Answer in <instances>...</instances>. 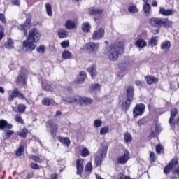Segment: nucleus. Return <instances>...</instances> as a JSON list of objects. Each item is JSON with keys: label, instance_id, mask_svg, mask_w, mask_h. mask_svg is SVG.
Instances as JSON below:
<instances>
[{"label": "nucleus", "instance_id": "60", "mask_svg": "<svg viewBox=\"0 0 179 179\" xmlns=\"http://www.w3.org/2000/svg\"><path fill=\"white\" fill-rule=\"evenodd\" d=\"M0 20L4 24H6V19L5 18V14L0 13Z\"/></svg>", "mask_w": 179, "mask_h": 179}, {"label": "nucleus", "instance_id": "20", "mask_svg": "<svg viewBox=\"0 0 179 179\" xmlns=\"http://www.w3.org/2000/svg\"><path fill=\"white\" fill-rule=\"evenodd\" d=\"M145 80L147 83V85H153V83H158L159 79L156 77H152L150 76H146L145 77Z\"/></svg>", "mask_w": 179, "mask_h": 179}, {"label": "nucleus", "instance_id": "5", "mask_svg": "<svg viewBox=\"0 0 179 179\" xmlns=\"http://www.w3.org/2000/svg\"><path fill=\"white\" fill-rule=\"evenodd\" d=\"M33 41H30V39L27 38L22 42V48L25 50L26 52H31V51H34L36 50V45L34 43Z\"/></svg>", "mask_w": 179, "mask_h": 179}, {"label": "nucleus", "instance_id": "44", "mask_svg": "<svg viewBox=\"0 0 179 179\" xmlns=\"http://www.w3.org/2000/svg\"><path fill=\"white\" fill-rule=\"evenodd\" d=\"M108 131H110V126L107 125L104 127L101 128L99 134L106 135V134L108 133Z\"/></svg>", "mask_w": 179, "mask_h": 179}, {"label": "nucleus", "instance_id": "41", "mask_svg": "<svg viewBox=\"0 0 179 179\" xmlns=\"http://www.w3.org/2000/svg\"><path fill=\"white\" fill-rule=\"evenodd\" d=\"M128 11L130 12V13H138L139 12V10L135 5H132L128 7Z\"/></svg>", "mask_w": 179, "mask_h": 179}, {"label": "nucleus", "instance_id": "40", "mask_svg": "<svg viewBox=\"0 0 179 179\" xmlns=\"http://www.w3.org/2000/svg\"><path fill=\"white\" fill-rule=\"evenodd\" d=\"M45 8L47 15H48V16H52V7L51 6V4L50 3H47L45 4Z\"/></svg>", "mask_w": 179, "mask_h": 179}, {"label": "nucleus", "instance_id": "37", "mask_svg": "<svg viewBox=\"0 0 179 179\" xmlns=\"http://www.w3.org/2000/svg\"><path fill=\"white\" fill-rule=\"evenodd\" d=\"M103 157H100V155H96L95 157V164L96 167H99V166H101V164L103 163Z\"/></svg>", "mask_w": 179, "mask_h": 179}, {"label": "nucleus", "instance_id": "62", "mask_svg": "<svg viewBox=\"0 0 179 179\" xmlns=\"http://www.w3.org/2000/svg\"><path fill=\"white\" fill-rule=\"evenodd\" d=\"M156 152L157 155H160V153H162V145L159 144L157 145L156 146Z\"/></svg>", "mask_w": 179, "mask_h": 179}, {"label": "nucleus", "instance_id": "11", "mask_svg": "<svg viewBox=\"0 0 179 179\" xmlns=\"http://www.w3.org/2000/svg\"><path fill=\"white\" fill-rule=\"evenodd\" d=\"M27 79L26 78V74H24V72H23V68H21L20 74L16 80V83L19 84L21 83L23 86L26 85V81Z\"/></svg>", "mask_w": 179, "mask_h": 179}, {"label": "nucleus", "instance_id": "51", "mask_svg": "<svg viewBox=\"0 0 179 179\" xmlns=\"http://www.w3.org/2000/svg\"><path fill=\"white\" fill-rule=\"evenodd\" d=\"M78 98L76 97H73V98H71V99L70 100H64V104H68V103H69L70 104H72V103H78Z\"/></svg>", "mask_w": 179, "mask_h": 179}, {"label": "nucleus", "instance_id": "55", "mask_svg": "<svg viewBox=\"0 0 179 179\" xmlns=\"http://www.w3.org/2000/svg\"><path fill=\"white\" fill-rule=\"evenodd\" d=\"M4 29L2 25H0V41L5 37Z\"/></svg>", "mask_w": 179, "mask_h": 179}, {"label": "nucleus", "instance_id": "16", "mask_svg": "<svg viewBox=\"0 0 179 179\" xmlns=\"http://www.w3.org/2000/svg\"><path fill=\"white\" fill-rule=\"evenodd\" d=\"M78 103L80 105L82 104L90 105V104H93V99H92L91 98L80 96L78 97Z\"/></svg>", "mask_w": 179, "mask_h": 179}, {"label": "nucleus", "instance_id": "63", "mask_svg": "<svg viewBox=\"0 0 179 179\" xmlns=\"http://www.w3.org/2000/svg\"><path fill=\"white\" fill-rule=\"evenodd\" d=\"M12 5L19 6V5H20V0H13Z\"/></svg>", "mask_w": 179, "mask_h": 179}, {"label": "nucleus", "instance_id": "22", "mask_svg": "<svg viewBox=\"0 0 179 179\" xmlns=\"http://www.w3.org/2000/svg\"><path fill=\"white\" fill-rule=\"evenodd\" d=\"M171 47V42L166 41L161 44V50H163L164 52H167Z\"/></svg>", "mask_w": 179, "mask_h": 179}, {"label": "nucleus", "instance_id": "8", "mask_svg": "<svg viewBox=\"0 0 179 179\" xmlns=\"http://www.w3.org/2000/svg\"><path fill=\"white\" fill-rule=\"evenodd\" d=\"M177 164H178V161L177 159L171 160L169 164L164 169V174L167 175L170 173L171 172V170H173L174 166H177Z\"/></svg>", "mask_w": 179, "mask_h": 179}, {"label": "nucleus", "instance_id": "18", "mask_svg": "<svg viewBox=\"0 0 179 179\" xmlns=\"http://www.w3.org/2000/svg\"><path fill=\"white\" fill-rule=\"evenodd\" d=\"M87 72L91 75L92 79H94L97 76V70L96 69V64H92L87 69Z\"/></svg>", "mask_w": 179, "mask_h": 179}, {"label": "nucleus", "instance_id": "1", "mask_svg": "<svg viewBox=\"0 0 179 179\" xmlns=\"http://www.w3.org/2000/svg\"><path fill=\"white\" fill-rule=\"evenodd\" d=\"M124 50L122 42H117L110 45L107 52L110 61H117L119 55H122Z\"/></svg>", "mask_w": 179, "mask_h": 179}, {"label": "nucleus", "instance_id": "48", "mask_svg": "<svg viewBox=\"0 0 179 179\" xmlns=\"http://www.w3.org/2000/svg\"><path fill=\"white\" fill-rule=\"evenodd\" d=\"M24 152V147L23 145L20 146V148L16 150V156H22Z\"/></svg>", "mask_w": 179, "mask_h": 179}, {"label": "nucleus", "instance_id": "38", "mask_svg": "<svg viewBox=\"0 0 179 179\" xmlns=\"http://www.w3.org/2000/svg\"><path fill=\"white\" fill-rule=\"evenodd\" d=\"M29 134V130L27 129H22L21 131L18 134L20 138H27V135Z\"/></svg>", "mask_w": 179, "mask_h": 179}, {"label": "nucleus", "instance_id": "27", "mask_svg": "<svg viewBox=\"0 0 179 179\" xmlns=\"http://www.w3.org/2000/svg\"><path fill=\"white\" fill-rule=\"evenodd\" d=\"M75 21L72 20H67L65 24V27L67 30H73V29H75Z\"/></svg>", "mask_w": 179, "mask_h": 179}, {"label": "nucleus", "instance_id": "64", "mask_svg": "<svg viewBox=\"0 0 179 179\" xmlns=\"http://www.w3.org/2000/svg\"><path fill=\"white\" fill-rule=\"evenodd\" d=\"M145 120L144 119H141L137 122V124L138 127H141V125H145Z\"/></svg>", "mask_w": 179, "mask_h": 179}, {"label": "nucleus", "instance_id": "45", "mask_svg": "<svg viewBox=\"0 0 179 179\" xmlns=\"http://www.w3.org/2000/svg\"><path fill=\"white\" fill-rule=\"evenodd\" d=\"M4 132H5V139H9V138H10V136L15 134V131L10 130V129H8V130H5Z\"/></svg>", "mask_w": 179, "mask_h": 179}, {"label": "nucleus", "instance_id": "28", "mask_svg": "<svg viewBox=\"0 0 179 179\" xmlns=\"http://www.w3.org/2000/svg\"><path fill=\"white\" fill-rule=\"evenodd\" d=\"M59 141L61 142L64 145V146H66V148H69L71 145V140L68 137H59Z\"/></svg>", "mask_w": 179, "mask_h": 179}, {"label": "nucleus", "instance_id": "46", "mask_svg": "<svg viewBox=\"0 0 179 179\" xmlns=\"http://www.w3.org/2000/svg\"><path fill=\"white\" fill-rule=\"evenodd\" d=\"M82 29L84 33H89V30H90V24L87 22L84 23L82 26Z\"/></svg>", "mask_w": 179, "mask_h": 179}, {"label": "nucleus", "instance_id": "13", "mask_svg": "<svg viewBox=\"0 0 179 179\" xmlns=\"http://www.w3.org/2000/svg\"><path fill=\"white\" fill-rule=\"evenodd\" d=\"M159 13V15H162V16H172V15H174V10H172V9L166 10L164 7H160Z\"/></svg>", "mask_w": 179, "mask_h": 179}, {"label": "nucleus", "instance_id": "33", "mask_svg": "<svg viewBox=\"0 0 179 179\" xmlns=\"http://www.w3.org/2000/svg\"><path fill=\"white\" fill-rule=\"evenodd\" d=\"M18 30H20L21 31H23L24 36H27V29H29V27L27 26L25 24H20L17 27Z\"/></svg>", "mask_w": 179, "mask_h": 179}, {"label": "nucleus", "instance_id": "4", "mask_svg": "<svg viewBox=\"0 0 179 179\" xmlns=\"http://www.w3.org/2000/svg\"><path fill=\"white\" fill-rule=\"evenodd\" d=\"M145 106L143 103L136 104L133 109V117L134 118H138L141 115H143L145 113Z\"/></svg>", "mask_w": 179, "mask_h": 179}, {"label": "nucleus", "instance_id": "53", "mask_svg": "<svg viewBox=\"0 0 179 179\" xmlns=\"http://www.w3.org/2000/svg\"><path fill=\"white\" fill-rule=\"evenodd\" d=\"M101 124H103V122L100 120H95L94 121V126L95 128H100V127H101Z\"/></svg>", "mask_w": 179, "mask_h": 179}, {"label": "nucleus", "instance_id": "25", "mask_svg": "<svg viewBox=\"0 0 179 179\" xmlns=\"http://www.w3.org/2000/svg\"><path fill=\"white\" fill-rule=\"evenodd\" d=\"M131 103H132V100L127 99L126 101L124 102L122 105V110H123V111L127 113V111H128V110H129Z\"/></svg>", "mask_w": 179, "mask_h": 179}, {"label": "nucleus", "instance_id": "6", "mask_svg": "<svg viewBox=\"0 0 179 179\" xmlns=\"http://www.w3.org/2000/svg\"><path fill=\"white\" fill-rule=\"evenodd\" d=\"M177 114H178V110H177V108H174L171 110V117L169 118V122L173 131L176 129V120H174V118H176Z\"/></svg>", "mask_w": 179, "mask_h": 179}, {"label": "nucleus", "instance_id": "2", "mask_svg": "<svg viewBox=\"0 0 179 179\" xmlns=\"http://www.w3.org/2000/svg\"><path fill=\"white\" fill-rule=\"evenodd\" d=\"M149 23L152 27H164L169 29L173 27V22L169 18L152 17L149 20Z\"/></svg>", "mask_w": 179, "mask_h": 179}, {"label": "nucleus", "instance_id": "21", "mask_svg": "<svg viewBox=\"0 0 179 179\" xmlns=\"http://www.w3.org/2000/svg\"><path fill=\"white\" fill-rule=\"evenodd\" d=\"M104 10L103 9H96L94 7H92L89 9L90 15L96 16V15H102Z\"/></svg>", "mask_w": 179, "mask_h": 179}, {"label": "nucleus", "instance_id": "24", "mask_svg": "<svg viewBox=\"0 0 179 179\" xmlns=\"http://www.w3.org/2000/svg\"><path fill=\"white\" fill-rule=\"evenodd\" d=\"M69 34L68 31H66L65 29H60L57 31V36L59 37V38H66Z\"/></svg>", "mask_w": 179, "mask_h": 179}, {"label": "nucleus", "instance_id": "26", "mask_svg": "<svg viewBox=\"0 0 179 179\" xmlns=\"http://www.w3.org/2000/svg\"><path fill=\"white\" fill-rule=\"evenodd\" d=\"M42 104L43 106H55V101H54L52 99L45 97L42 100Z\"/></svg>", "mask_w": 179, "mask_h": 179}, {"label": "nucleus", "instance_id": "32", "mask_svg": "<svg viewBox=\"0 0 179 179\" xmlns=\"http://www.w3.org/2000/svg\"><path fill=\"white\" fill-rule=\"evenodd\" d=\"M42 87L45 92H52L54 90L52 86L47 83H42Z\"/></svg>", "mask_w": 179, "mask_h": 179}, {"label": "nucleus", "instance_id": "10", "mask_svg": "<svg viewBox=\"0 0 179 179\" xmlns=\"http://www.w3.org/2000/svg\"><path fill=\"white\" fill-rule=\"evenodd\" d=\"M104 29L99 28L96 31H94L92 34V39L93 40H100L104 37Z\"/></svg>", "mask_w": 179, "mask_h": 179}, {"label": "nucleus", "instance_id": "43", "mask_svg": "<svg viewBox=\"0 0 179 179\" xmlns=\"http://www.w3.org/2000/svg\"><path fill=\"white\" fill-rule=\"evenodd\" d=\"M85 171L86 173H92L93 171V166L92 165V162H88L85 165Z\"/></svg>", "mask_w": 179, "mask_h": 179}, {"label": "nucleus", "instance_id": "29", "mask_svg": "<svg viewBox=\"0 0 179 179\" xmlns=\"http://www.w3.org/2000/svg\"><path fill=\"white\" fill-rule=\"evenodd\" d=\"M73 57V55H72V53H71V52H69V50H64L62 53V58L63 59H72Z\"/></svg>", "mask_w": 179, "mask_h": 179}, {"label": "nucleus", "instance_id": "52", "mask_svg": "<svg viewBox=\"0 0 179 179\" xmlns=\"http://www.w3.org/2000/svg\"><path fill=\"white\" fill-rule=\"evenodd\" d=\"M31 23V15H27L26 21L24 22V24H25V26H27L28 27H30Z\"/></svg>", "mask_w": 179, "mask_h": 179}, {"label": "nucleus", "instance_id": "23", "mask_svg": "<svg viewBox=\"0 0 179 179\" xmlns=\"http://www.w3.org/2000/svg\"><path fill=\"white\" fill-rule=\"evenodd\" d=\"M19 92H20L19 89L17 88L14 89L11 94H10L8 96V101L12 102L13 101V100H15V98L18 97Z\"/></svg>", "mask_w": 179, "mask_h": 179}, {"label": "nucleus", "instance_id": "50", "mask_svg": "<svg viewBox=\"0 0 179 179\" xmlns=\"http://www.w3.org/2000/svg\"><path fill=\"white\" fill-rule=\"evenodd\" d=\"M17 110H18V113H24V111H26V105L24 104H19L17 106Z\"/></svg>", "mask_w": 179, "mask_h": 179}, {"label": "nucleus", "instance_id": "47", "mask_svg": "<svg viewBox=\"0 0 179 179\" xmlns=\"http://www.w3.org/2000/svg\"><path fill=\"white\" fill-rule=\"evenodd\" d=\"M90 155V152L86 148H84L81 150V156L83 157H87V156H89Z\"/></svg>", "mask_w": 179, "mask_h": 179}, {"label": "nucleus", "instance_id": "3", "mask_svg": "<svg viewBox=\"0 0 179 179\" xmlns=\"http://www.w3.org/2000/svg\"><path fill=\"white\" fill-rule=\"evenodd\" d=\"M41 38V34L37 29V28H32L29 31L27 38L34 43H38L40 38Z\"/></svg>", "mask_w": 179, "mask_h": 179}, {"label": "nucleus", "instance_id": "56", "mask_svg": "<svg viewBox=\"0 0 179 179\" xmlns=\"http://www.w3.org/2000/svg\"><path fill=\"white\" fill-rule=\"evenodd\" d=\"M60 44L62 48H68L69 47V41H64Z\"/></svg>", "mask_w": 179, "mask_h": 179}, {"label": "nucleus", "instance_id": "59", "mask_svg": "<svg viewBox=\"0 0 179 179\" xmlns=\"http://www.w3.org/2000/svg\"><path fill=\"white\" fill-rule=\"evenodd\" d=\"M15 121H16V122H19L20 124H24L23 118L22 117V116L17 115L15 117Z\"/></svg>", "mask_w": 179, "mask_h": 179}, {"label": "nucleus", "instance_id": "42", "mask_svg": "<svg viewBox=\"0 0 179 179\" xmlns=\"http://www.w3.org/2000/svg\"><path fill=\"white\" fill-rule=\"evenodd\" d=\"M80 78H79L78 80V83H83V82H85V80L86 79V72L81 71L80 73Z\"/></svg>", "mask_w": 179, "mask_h": 179}, {"label": "nucleus", "instance_id": "14", "mask_svg": "<svg viewBox=\"0 0 179 179\" xmlns=\"http://www.w3.org/2000/svg\"><path fill=\"white\" fill-rule=\"evenodd\" d=\"M76 170H77V174L78 176H82V173H83V159H77L76 162Z\"/></svg>", "mask_w": 179, "mask_h": 179}, {"label": "nucleus", "instance_id": "61", "mask_svg": "<svg viewBox=\"0 0 179 179\" xmlns=\"http://www.w3.org/2000/svg\"><path fill=\"white\" fill-rule=\"evenodd\" d=\"M17 98L19 99V100H26V96L23 93L20 92V91L18 94Z\"/></svg>", "mask_w": 179, "mask_h": 179}, {"label": "nucleus", "instance_id": "7", "mask_svg": "<svg viewBox=\"0 0 179 179\" xmlns=\"http://www.w3.org/2000/svg\"><path fill=\"white\" fill-rule=\"evenodd\" d=\"M128 160H129V152L128 150H125L124 155L117 158V164H125Z\"/></svg>", "mask_w": 179, "mask_h": 179}, {"label": "nucleus", "instance_id": "57", "mask_svg": "<svg viewBox=\"0 0 179 179\" xmlns=\"http://www.w3.org/2000/svg\"><path fill=\"white\" fill-rule=\"evenodd\" d=\"M36 51L39 52V54H44V52L45 51V48L43 45H41L38 47V48L36 49Z\"/></svg>", "mask_w": 179, "mask_h": 179}, {"label": "nucleus", "instance_id": "30", "mask_svg": "<svg viewBox=\"0 0 179 179\" xmlns=\"http://www.w3.org/2000/svg\"><path fill=\"white\" fill-rule=\"evenodd\" d=\"M13 40L12 38H8V41L4 43L5 48L7 50H12V48H15Z\"/></svg>", "mask_w": 179, "mask_h": 179}, {"label": "nucleus", "instance_id": "17", "mask_svg": "<svg viewBox=\"0 0 179 179\" xmlns=\"http://www.w3.org/2000/svg\"><path fill=\"white\" fill-rule=\"evenodd\" d=\"M126 96H127V99L128 100H134V87L132 86H129L127 87V90H126Z\"/></svg>", "mask_w": 179, "mask_h": 179}, {"label": "nucleus", "instance_id": "9", "mask_svg": "<svg viewBox=\"0 0 179 179\" xmlns=\"http://www.w3.org/2000/svg\"><path fill=\"white\" fill-rule=\"evenodd\" d=\"M52 124H54L52 120L46 122L47 128H50V127H52L51 130H50V135L54 138H55V136H57V132H58V126H57V125L52 126Z\"/></svg>", "mask_w": 179, "mask_h": 179}, {"label": "nucleus", "instance_id": "12", "mask_svg": "<svg viewBox=\"0 0 179 179\" xmlns=\"http://www.w3.org/2000/svg\"><path fill=\"white\" fill-rule=\"evenodd\" d=\"M13 128V124L8 123V121L2 119L0 120V131H3V129H12Z\"/></svg>", "mask_w": 179, "mask_h": 179}, {"label": "nucleus", "instance_id": "36", "mask_svg": "<svg viewBox=\"0 0 179 179\" xmlns=\"http://www.w3.org/2000/svg\"><path fill=\"white\" fill-rule=\"evenodd\" d=\"M152 9V7L150 6V4L149 3H145L143 6V10L145 13H146V16H149L150 15V10Z\"/></svg>", "mask_w": 179, "mask_h": 179}, {"label": "nucleus", "instance_id": "39", "mask_svg": "<svg viewBox=\"0 0 179 179\" xmlns=\"http://www.w3.org/2000/svg\"><path fill=\"white\" fill-rule=\"evenodd\" d=\"M29 157H30L31 159L33 160V162H36V163H43V159L37 155H29Z\"/></svg>", "mask_w": 179, "mask_h": 179}, {"label": "nucleus", "instance_id": "34", "mask_svg": "<svg viewBox=\"0 0 179 179\" xmlns=\"http://www.w3.org/2000/svg\"><path fill=\"white\" fill-rule=\"evenodd\" d=\"M124 140L126 143H129L132 142V136L128 131L124 134Z\"/></svg>", "mask_w": 179, "mask_h": 179}, {"label": "nucleus", "instance_id": "54", "mask_svg": "<svg viewBox=\"0 0 179 179\" xmlns=\"http://www.w3.org/2000/svg\"><path fill=\"white\" fill-rule=\"evenodd\" d=\"M30 167H31L34 170H40L41 169V166L34 162L31 163Z\"/></svg>", "mask_w": 179, "mask_h": 179}, {"label": "nucleus", "instance_id": "35", "mask_svg": "<svg viewBox=\"0 0 179 179\" xmlns=\"http://www.w3.org/2000/svg\"><path fill=\"white\" fill-rule=\"evenodd\" d=\"M148 44L152 47L157 45V37L152 36L150 41H148Z\"/></svg>", "mask_w": 179, "mask_h": 179}, {"label": "nucleus", "instance_id": "58", "mask_svg": "<svg viewBox=\"0 0 179 179\" xmlns=\"http://www.w3.org/2000/svg\"><path fill=\"white\" fill-rule=\"evenodd\" d=\"M156 160V156L155 155V153L153 152H150V162H151V163L155 162Z\"/></svg>", "mask_w": 179, "mask_h": 179}, {"label": "nucleus", "instance_id": "49", "mask_svg": "<svg viewBox=\"0 0 179 179\" xmlns=\"http://www.w3.org/2000/svg\"><path fill=\"white\" fill-rule=\"evenodd\" d=\"M101 87V85L99 83L93 84L91 86V90H92V92H97V90H100Z\"/></svg>", "mask_w": 179, "mask_h": 179}, {"label": "nucleus", "instance_id": "19", "mask_svg": "<svg viewBox=\"0 0 179 179\" xmlns=\"http://www.w3.org/2000/svg\"><path fill=\"white\" fill-rule=\"evenodd\" d=\"M108 150V145H104L101 150L98 152V156L100 157L106 158L107 156V152Z\"/></svg>", "mask_w": 179, "mask_h": 179}, {"label": "nucleus", "instance_id": "31", "mask_svg": "<svg viewBox=\"0 0 179 179\" xmlns=\"http://www.w3.org/2000/svg\"><path fill=\"white\" fill-rule=\"evenodd\" d=\"M136 45L138 48H143L144 47H146V45H148V43L144 39H138L136 41Z\"/></svg>", "mask_w": 179, "mask_h": 179}, {"label": "nucleus", "instance_id": "15", "mask_svg": "<svg viewBox=\"0 0 179 179\" xmlns=\"http://www.w3.org/2000/svg\"><path fill=\"white\" fill-rule=\"evenodd\" d=\"M99 43L90 42L88 44H87V49L90 51V52H94L99 50Z\"/></svg>", "mask_w": 179, "mask_h": 179}]
</instances>
